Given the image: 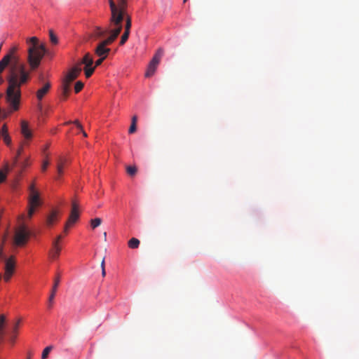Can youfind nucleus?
I'll use <instances>...</instances> for the list:
<instances>
[{"label":"nucleus","mask_w":359,"mask_h":359,"mask_svg":"<svg viewBox=\"0 0 359 359\" xmlns=\"http://www.w3.org/2000/svg\"><path fill=\"white\" fill-rule=\"evenodd\" d=\"M129 34H130L129 32H127V31L124 32V33L121 36V39L120 41V45H123L127 41V40L128 39V37H129Z\"/></svg>","instance_id":"c85d7f7f"},{"label":"nucleus","mask_w":359,"mask_h":359,"mask_svg":"<svg viewBox=\"0 0 359 359\" xmlns=\"http://www.w3.org/2000/svg\"><path fill=\"white\" fill-rule=\"evenodd\" d=\"M124 18H126V25H125V31H127V32H129L130 31V28H131V26H132V21H131V18L129 15H126L124 16Z\"/></svg>","instance_id":"5701e85b"},{"label":"nucleus","mask_w":359,"mask_h":359,"mask_svg":"<svg viewBox=\"0 0 359 359\" xmlns=\"http://www.w3.org/2000/svg\"><path fill=\"white\" fill-rule=\"evenodd\" d=\"M137 117L136 115L133 116L132 118L131 123L137 124Z\"/></svg>","instance_id":"ea45409f"},{"label":"nucleus","mask_w":359,"mask_h":359,"mask_svg":"<svg viewBox=\"0 0 359 359\" xmlns=\"http://www.w3.org/2000/svg\"><path fill=\"white\" fill-rule=\"evenodd\" d=\"M109 4L111 13L110 18L111 27H117L118 26H122V25H121V15L116 11V4L113 0H109Z\"/></svg>","instance_id":"0eeeda50"},{"label":"nucleus","mask_w":359,"mask_h":359,"mask_svg":"<svg viewBox=\"0 0 359 359\" xmlns=\"http://www.w3.org/2000/svg\"><path fill=\"white\" fill-rule=\"evenodd\" d=\"M71 84L72 83L67 82V81H65L63 79L62 84V99L66 100L67 97L69 96L70 88H71Z\"/></svg>","instance_id":"a211bd4d"},{"label":"nucleus","mask_w":359,"mask_h":359,"mask_svg":"<svg viewBox=\"0 0 359 359\" xmlns=\"http://www.w3.org/2000/svg\"><path fill=\"white\" fill-rule=\"evenodd\" d=\"M15 262L13 257H11L6 260L5 273L4 279L8 282L10 280L15 270Z\"/></svg>","instance_id":"6e6552de"},{"label":"nucleus","mask_w":359,"mask_h":359,"mask_svg":"<svg viewBox=\"0 0 359 359\" xmlns=\"http://www.w3.org/2000/svg\"><path fill=\"white\" fill-rule=\"evenodd\" d=\"M163 55V50L162 48L158 49L148 65L147 70L145 73L146 77H151L154 75Z\"/></svg>","instance_id":"20e7f679"},{"label":"nucleus","mask_w":359,"mask_h":359,"mask_svg":"<svg viewBox=\"0 0 359 359\" xmlns=\"http://www.w3.org/2000/svg\"><path fill=\"white\" fill-rule=\"evenodd\" d=\"M51 87V84L50 82H46L43 86L39 88L36 92V97L39 100H41L43 97L48 93L50 88Z\"/></svg>","instance_id":"4468645a"},{"label":"nucleus","mask_w":359,"mask_h":359,"mask_svg":"<svg viewBox=\"0 0 359 359\" xmlns=\"http://www.w3.org/2000/svg\"><path fill=\"white\" fill-rule=\"evenodd\" d=\"M57 220V212L52 211L46 217V224L48 226H51Z\"/></svg>","instance_id":"6ab92c4d"},{"label":"nucleus","mask_w":359,"mask_h":359,"mask_svg":"<svg viewBox=\"0 0 359 359\" xmlns=\"http://www.w3.org/2000/svg\"><path fill=\"white\" fill-rule=\"evenodd\" d=\"M105 58V57H100V59L95 61V67L100 66Z\"/></svg>","instance_id":"f704fd0d"},{"label":"nucleus","mask_w":359,"mask_h":359,"mask_svg":"<svg viewBox=\"0 0 359 359\" xmlns=\"http://www.w3.org/2000/svg\"><path fill=\"white\" fill-rule=\"evenodd\" d=\"M48 164H49V163H48V161H46L43 162V163L42 165V168H41L43 171H45L47 169V167L48 166Z\"/></svg>","instance_id":"e433bc0d"},{"label":"nucleus","mask_w":359,"mask_h":359,"mask_svg":"<svg viewBox=\"0 0 359 359\" xmlns=\"http://www.w3.org/2000/svg\"><path fill=\"white\" fill-rule=\"evenodd\" d=\"M72 225H73V224H69V222L68 221L67 222V223L65 224V227H64V232L65 233H67L68 229L70 227V226H72Z\"/></svg>","instance_id":"c9c22d12"},{"label":"nucleus","mask_w":359,"mask_h":359,"mask_svg":"<svg viewBox=\"0 0 359 359\" xmlns=\"http://www.w3.org/2000/svg\"><path fill=\"white\" fill-rule=\"evenodd\" d=\"M30 358H31V357H30V356H29V357L27 358V359H30Z\"/></svg>","instance_id":"8fccbe9b"},{"label":"nucleus","mask_w":359,"mask_h":359,"mask_svg":"<svg viewBox=\"0 0 359 359\" xmlns=\"http://www.w3.org/2000/svg\"><path fill=\"white\" fill-rule=\"evenodd\" d=\"M19 323H20V321L18 320V321L15 323V325H14L13 329V332L14 333H16V332H17V330H18V326H19Z\"/></svg>","instance_id":"58836bf2"},{"label":"nucleus","mask_w":359,"mask_h":359,"mask_svg":"<svg viewBox=\"0 0 359 359\" xmlns=\"http://www.w3.org/2000/svg\"><path fill=\"white\" fill-rule=\"evenodd\" d=\"M1 96H2L1 94H0V98L1 97Z\"/></svg>","instance_id":"3c124183"},{"label":"nucleus","mask_w":359,"mask_h":359,"mask_svg":"<svg viewBox=\"0 0 359 359\" xmlns=\"http://www.w3.org/2000/svg\"><path fill=\"white\" fill-rule=\"evenodd\" d=\"M136 129H137L136 124L131 123V125L130 126V128L128 130V133L130 134H132V133H135L136 131Z\"/></svg>","instance_id":"72a5a7b5"},{"label":"nucleus","mask_w":359,"mask_h":359,"mask_svg":"<svg viewBox=\"0 0 359 359\" xmlns=\"http://www.w3.org/2000/svg\"><path fill=\"white\" fill-rule=\"evenodd\" d=\"M79 217V204L78 203L73 200L72 201V210L71 213L68 219L69 224H74Z\"/></svg>","instance_id":"9d476101"},{"label":"nucleus","mask_w":359,"mask_h":359,"mask_svg":"<svg viewBox=\"0 0 359 359\" xmlns=\"http://www.w3.org/2000/svg\"><path fill=\"white\" fill-rule=\"evenodd\" d=\"M39 80L40 81L43 82V74H40L39 75Z\"/></svg>","instance_id":"79ce46f5"},{"label":"nucleus","mask_w":359,"mask_h":359,"mask_svg":"<svg viewBox=\"0 0 359 359\" xmlns=\"http://www.w3.org/2000/svg\"><path fill=\"white\" fill-rule=\"evenodd\" d=\"M6 323V317L4 315L0 316V343L4 339V329Z\"/></svg>","instance_id":"412c9836"},{"label":"nucleus","mask_w":359,"mask_h":359,"mask_svg":"<svg viewBox=\"0 0 359 359\" xmlns=\"http://www.w3.org/2000/svg\"><path fill=\"white\" fill-rule=\"evenodd\" d=\"M67 162V160L66 159H60L58 163H57V173L59 175H61L62 174V169H63V166L65 165V164Z\"/></svg>","instance_id":"b1692460"},{"label":"nucleus","mask_w":359,"mask_h":359,"mask_svg":"<svg viewBox=\"0 0 359 359\" xmlns=\"http://www.w3.org/2000/svg\"><path fill=\"white\" fill-rule=\"evenodd\" d=\"M127 172L129 175L133 176L137 172V168L135 166H128Z\"/></svg>","instance_id":"c756f323"},{"label":"nucleus","mask_w":359,"mask_h":359,"mask_svg":"<svg viewBox=\"0 0 359 359\" xmlns=\"http://www.w3.org/2000/svg\"><path fill=\"white\" fill-rule=\"evenodd\" d=\"M79 63L81 64V66L84 65L85 75L86 78H89L95 71V67H93V57L88 53L83 56L81 62Z\"/></svg>","instance_id":"423d86ee"},{"label":"nucleus","mask_w":359,"mask_h":359,"mask_svg":"<svg viewBox=\"0 0 359 359\" xmlns=\"http://www.w3.org/2000/svg\"><path fill=\"white\" fill-rule=\"evenodd\" d=\"M83 137H87V133L82 129V130H81Z\"/></svg>","instance_id":"37998d69"},{"label":"nucleus","mask_w":359,"mask_h":359,"mask_svg":"<svg viewBox=\"0 0 359 359\" xmlns=\"http://www.w3.org/2000/svg\"><path fill=\"white\" fill-rule=\"evenodd\" d=\"M60 251L61 247L60 245L57 244L56 242H53L52 249L49 251L50 257L53 259H57L60 256Z\"/></svg>","instance_id":"2eb2a0df"},{"label":"nucleus","mask_w":359,"mask_h":359,"mask_svg":"<svg viewBox=\"0 0 359 359\" xmlns=\"http://www.w3.org/2000/svg\"><path fill=\"white\" fill-rule=\"evenodd\" d=\"M6 134H8V128H7L6 125L4 124L0 130V137L2 135H4Z\"/></svg>","instance_id":"473e14b6"},{"label":"nucleus","mask_w":359,"mask_h":359,"mask_svg":"<svg viewBox=\"0 0 359 359\" xmlns=\"http://www.w3.org/2000/svg\"><path fill=\"white\" fill-rule=\"evenodd\" d=\"M60 282V276L57 274L54 278V284L51 290V293L48 298V308H51L53 304V300L57 292V287Z\"/></svg>","instance_id":"f8f14e48"},{"label":"nucleus","mask_w":359,"mask_h":359,"mask_svg":"<svg viewBox=\"0 0 359 359\" xmlns=\"http://www.w3.org/2000/svg\"><path fill=\"white\" fill-rule=\"evenodd\" d=\"M111 27V35L100 42L95 50V54L99 57H107L108 53L110 52V48H107V46L114 41L122 30V26Z\"/></svg>","instance_id":"f03ea898"},{"label":"nucleus","mask_w":359,"mask_h":359,"mask_svg":"<svg viewBox=\"0 0 359 359\" xmlns=\"http://www.w3.org/2000/svg\"><path fill=\"white\" fill-rule=\"evenodd\" d=\"M3 137V139H4V142L7 144V145H10L11 143V139L9 136L8 134H6L4 135H2Z\"/></svg>","instance_id":"2f4dec72"},{"label":"nucleus","mask_w":359,"mask_h":359,"mask_svg":"<svg viewBox=\"0 0 359 359\" xmlns=\"http://www.w3.org/2000/svg\"><path fill=\"white\" fill-rule=\"evenodd\" d=\"M12 165H10L8 162H6L4 166V170H0V183H2L6 179L7 173L13 168Z\"/></svg>","instance_id":"aec40b11"},{"label":"nucleus","mask_w":359,"mask_h":359,"mask_svg":"<svg viewBox=\"0 0 359 359\" xmlns=\"http://www.w3.org/2000/svg\"><path fill=\"white\" fill-rule=\"evenodd\" d=\"M127 1L126 0H118L116 4V11L121 15V24L126 15Z\"/></svg>","instance_id":"ddd939ff"},{"label":"nucleus","mask_w":359,"mask_h":359,"mask_svg":"<svg viewBox=\"0 0 359 359\" xmlns=\"http://www.w3.org/2000/svg\"><path fill=\"white\" fill-rule=\"evenodd\" d=\"M187 0H183V1L185 3Z\"/></svg>","instance_id":"09e8293b"},{"label":"nucleus","mask_w":359,"mask_h":359,"mask_svg":"<svg viewBox=\"0 0 359 359\" xmlns=\"http://www.w3.org/2000/svg\"><path fill=\"white\" fill-rule=\"evenodd\" d=\"M27 62L30 70H27L25 64L20 62L19 56L16 55L18 50L17 46L12 47L9 53L4 57H8L11 65L8 69L7 81L8 83L6 91L5 99L11 111H18L21 100V86L26 83L30 78V72L39 67L46 49L43 44H39L36 36L27 39Z\"/></svg>","instance_id":"f257e3e1"},{"label":"nucleus","mask_w":359,"mask_h":359,"mask_svg":"<svg viewBox=\"0 0 359 359\" xmlns=\"http://www.w3.org/2000/svg\"><path fill=\"white\" fill-rule=\"evenodd\" d=\"M29 209L27 216L30 219L33 216L36 208L40 205L39 194L36 190L34 184H32L29 187Z\"/></svg>","instance_id":"7ed1b4c3"},{"label":"nucleus","mask_w":359,"mask_h":359,"mask_svg":"<svg viewBox=\"0 0 359 359\" xmlns=\"http://www.w3.org/2000/svg\"><path fill=\"white\" fill-rule=\"evenodd\" d=\"M49 36H50V42L54 45L57 44V43H58L57 37L56 36V35L54 34V32L52 30L49 31Z\"/></svg>","instance_id":"bb28decb"},{"label":"nucleus","mask_w":359,"mask_h":359,"mask_svg":"<svg viewBox=\"0 0 359 359\" xmlns=\"http://www.w3.org/2000/svg\"><path fill=\"white\" fill-rule=\"evenodd\" d=\"M72 123H74V124L76 125V126L79 129H80V130H82V128H83V127H82L81 124L79 123V121L78 120H75V121H73V122H72V121H67V122L65 123V125H68V124Z\"/></svg>","instance_id":"7c9ffc66"},{"label":"nucleus","mask_w":359,"mask_h":359,"mask_svg":"<svg viewBox=\"0 0 359 359\" xmlns=\"http://www.w3.org/2000/svg\"><path fill=\"white\" fill-rule=\"evenodd\" d=\"M22 150H23V147H22V146H21L18 149V150L17 151V154H16V156L13 158V162H12V164H11L12 167H16L17 165H19L20 167V169H21L20 172H22V170L26 166L25 162H22V163H18V158L21 155V154L22 152Z\"/></svg>","instance_id":"dca6fc26"},{"label":"nucleus","mask_w":359,"mask_h":359,"mask_svg":"<svg viewBox=\"0 0 359 359\" xmlns=\"http://www.w3.org/2000/svg\"><path fill=\"white\" fill-rule=\"evenodd\" d=\"M52 349H53L52 346H48L46 347L42 352L41 359H46Z\"/></svg>","instance_id":"393cba45"},{"label":"nucleus","mask_w":359,"mask_h":359,"mask_svg":"<svg viewBox=\"0 0 359 359\" xmlns=\"http://www.w3.org/2000/svg\"><path fill=\"white\" fill-rule=\"evenodd\" d=\"M3 83H4V79L1 77V76H0V85H1Z\"/></svg>","instance_id":"a18cd8bd"},{"label":"nucleus","mask_w":359,"mask_h":359,"mask_svg":"<svg viewBox=\"0 0 359 359\" xmlns=\"http://www.w3.org/2000/svg\"><path fill=\"white\" fill-rule=\"evenodd\" d=\"M101 267H102V269H105L104 268V259H103L101 262Z\"/></svg>","instance_id":"a19ab883"},{"label":"nucleus","mask_w":359,"mask_h":359,"mask_svg":"<svg viewBox=\"0 0 359 359\" xmlns=\"http://www.w3.org/2000/svg\"><path fill=\"white\" fill-rule=\"evenodd\" d=\"M103 236H104V237L107 236V233L106 232L104 233Z\"/></svg>","instance_id":"49530a36"},{"label":"nucleus","mask_w":359,"mask_h":359,"mask_svg":"<svg viewBox=\"0 0 359 359\" xmlns=\"http://www.w3.org/2000/svg\"><path fill=\"white\" fill-rule=\"evenodd\" d=\"M83 83L81 81H78L74 86V91L76 93H79L83 88Z\"/></svg>","instance_id":"cd10ccee"},{"label":"nucleus","mask_w":359,"mask_h":359,"mask_svg":"<svg viewBox=\"0 0 359 359\" xmlns=\"http://www.w3.org/2000/svg\"><path fill=\"white\" fill-rule=\"evenodd\" d=\"M102 275L103 277L105 276V275H106L105 269H102Z\"/></svg>","instance_id":"c03bdc74"},{"label":"nucleus","mask_w":359,"mask_h":359,"mask_svg":"<svg viewBox=\"0 0 359 359\" xmlns=\"http://www.w3.org/2000/svg\"><path fill=\"white\" fill-rule=\"evenodd\" d=\"M140 245V241L137 238H132L128 241V247L131 249H136Z\"/></svg>","instance_id":"4be33fe9"},{"label":"nucleus","mask_w":359,"mask_h":359,"mask_svg":"<svg viewBox=\"0 0 359 359\" xmlns=\"http://www.w3.org/2000/svg\"><path fill=\"white\" fill-rule=\"evenodd\" d=\"M29 237V231L25 226L22 225L15 232V244L18 246L24 245L28 241Z\"/></svg>","instance_id":"39448f33"},{"label":"nucleus","mask_w":359,"mask_h":359,"mask_svg":"<svg viewBox=\"0 0 359 359\" xmlns=\"http://www.w3.org/2000/svg\"><path fill=\"white\" fill-rule=\"evenodd\" d=\"M111 29H109V28L102 29L100 27H95L90 34V37L94 40L102 39L105 36L107 33H109L111 34Z\"/></svg>","instance_id":"9b49d317"},{"label":"nucleus","mask_w":359,"mask_h":359,"mask_svg":"<svg viewBox=\"0 0 359 359\" xmlns=\"http://www.w3.org/2000/svg\"><path fill=\"white\" fill-rule=\"evenodd\" d=\"M102 223V219L100 218H95L93 219H91L90 224L93 229H95L96 227L99 226Z\"/></svg>","instance_id":"a878e982"},{"label":"nucleus","mask_w":359,"mask_h":359,"mask_svg":"<svg viewBox=\"0 0 359 359\" xmlns=\"http://www.w3.org/2000/svg\"><path fill=\"white\" fill-rule=\"evenodd\" d=\"M81 70L82 69L81 67V64L78 62L72 69H69L64 79L65 81H67V82L72 83L79 76V75L81 72Z\"/></svg>","instance_id":"1a4fd4ad"},{"label":"nucleus","mask_w":359,"mask_h":359,"mask_svg":"<svg viewBox=\"0 0 359 359\" xmlns=\"http://www.w3.org/2000/svg\"><path fill=\"white\" fill-rule=\"evenodd\" d=\"M12 343L14 342V338L11 339Z\"/></svg>","instance_id":"de8ad7c7"},{"label":"nucleus","mask_w":359,"mask_h":359,"mask_svg":"<svg viewBox=\"0 0 359 359\" xmlns=\"http://www.w3.org/2000/svg\"><path fill=\"white\" fill-rule=\"evenodd\" d=\"M62 239V235H58L55 239L53 241V242H56L57 244H59V242Z\"/></svg>","instance_id":"4c0bfd02"},{"label":"nucleus","mask_w":359,"mask_h":359,"mask_svg":"<svg viewBox=\"0 0 359 359\" xmlns=\"http://www.w3.org/2000/svg\"><path fill=\"white\" fill-rule=\"evenodd\" d=\"M21 133L25 139H30L32 137L31 130L29 129L28 123L25 121H21Z\"/></svg>","instance_id":"f3484780"}]
</instances>
